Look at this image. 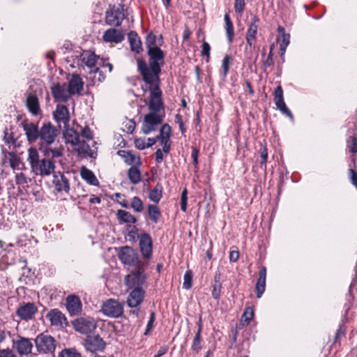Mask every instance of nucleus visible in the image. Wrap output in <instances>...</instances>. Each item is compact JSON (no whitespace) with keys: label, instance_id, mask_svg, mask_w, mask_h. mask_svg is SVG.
<instances>
[{"label":"nucleus","instance_id":"f257e3e1","mask_svg":"<svg viewBox=\"0 0 357 357\" xmlns=\"http://www.w3.org/2000/svg\"><path fill=\"white\" fill-rule=\"evenodd\" d=\"M31 170L36 175L47 176L53 174L55 170V164L50 158L40 160V156L36 148L31 147L28 149V158Z\"/></svg>","mask_w":357,"mask_h":357},{"label":"nucleus","instance_id":"f03ea898","mask_svg":"<svg viewBox=\"0 0 357 357\" xmlns=\"http://www.w3.org/2000/svg\"><path fill=\"white\" fill-rule=\"evenodd\" d=\"M138 69L143 77L144 81L149 85V89L160 88L159 74L161 68L158 64L153 63L148 67L144 61L139 60L138 61Z\"/></svg>","mask_w":357,"mask_h":357},{"label":"nucleus","instance_id":"7ed1b4c3","mask_svg":"<svg viewBox=\"0 0 357 357\" xmlns=\"http://www.w3.org/2000/svg\"><path fill=\"white\" fill-rule=\"evenodd\" d=\"M66 144H69L79 154L91 155L92 151L89 144L84 139H80L78 132L73 128H66L63 132Z\"/></svg>","mask_w":357,"mask_h":357},{"label":"nucleus","instance_id":"20e7f679","mask_svg":"<svg viewBox=\"0 0 357 357\" xmlns=\"http://www.w3.org/2000/svg\"><path fill=\"white\" fill-rule=\"evenodd\" d=\"M38 139L40 141V146L43 145L50 146L52 144L58 135V130L50 123H44L40 128Z\"/></svg>","mask_w":357,"mask_h":357},{"label":"nucleus","instance_id":"39448f33","mask_svg":"<svg viewBox=\"0 0 357 357\" xmlns=\"http://www.w3.org/2000/svg\"><path fill=\"white\" fill-rule=\"evenodd\" d=\"M162 120L163 117L159 113L149 112L144 116L142 132L145 135L151 133L155 130L156 127L162 122Z\"/></svg>","mask_w":357,"mask_h":357},{"label":"nucleus","instance_id":"423d86ee","mask_svg":"<svg viewBox=\"0 0 357 357\" xmlns=\"http://www.w3.org/2000/svg\"><path fill=\"white\" fill-rule=\"evenodd\" d=\"M101 310L107 317H119L123 314V305L118 301L108 299L103 303Z\"/></svg>","mask_w":357,"mask_h":357},{"label":"nucleus","instance_id":"0eeeda50","mask_svg":"<svg viewBox=\"0 0 357 357\" xmlns=\"http://www.w3.org/2000/svg\"><path fill=\"white\" fill-rule=\"evenodd\" d=\"M118 257L121 261L129 266H140L137 252L130 247H123L119 252Z\"/></svg>","mask_w":357,"mask_h":357},{"label":"nucleus","instance_id":"6e6552de","mask_svg":"<svg viewBox=\"0 0 357 357\" xmlns=\"http://www.w3.org/2000/svg\"><path fill=\"white\" fill-rule=\"evenodd\" d=\"M125 17L123 8L121 6H113L107 11L105 22L108 25L119 26Z\"/></svg>","mask_w":357,"mask_h":357},{"label":"nucleus","instance_id":"1a4fd4ad","mask_svg":"<svg viewBox=\"0 0 357 357\" xmlns=\"http://www.w3.org/2000/svg\"><path fill=\"white\" fill-rule=\"evenodd\" d=\"M74 328L83 334L93 332L96 328V321L91 317H80L73 321Z\"/></svg>","mask_w":357,"mask_h":357},{"label":"nucleus","instance_id":"9d476101","mask_svg":"<svg viewBox=\"0 0 357 357\" xmlns=\"http://www.w3.org/2000/svg\"><path fill=\"white\" fill-rule=\"evenodd\" d=\"M35 343L38 351L44 354L53 352L55 349L54 340L50 335L40 334Z\"/></svg>","mask_w":357,"mask_h":357},{"label":"nucleus","instance_id":"9b49d317","mask_svg":"<svg viewBox=\"0 0 357 357\" xmlns=\"http://www.w3.org/2000/svg\"><path fill=\"white\" fill-rule=\"evenodd\" d=\"M149 108L151 112L159 113L160 111L163 109L162 91L160 88L149 89Z\"/></svg>","mask_w":357,"mask_h":357},{"label":"nucleus","instance_id":"f8f14e48","mask_svg":"<svg viewBox=\"0 0 357 357\" xmlns=\"http://www.w3.org/2000/svg\"><path fill=\"white\" fill-rule=\"evenodd\" d=\"M137 271H132L130 274L128 275L125 279L126 284L129 289L141 287L145 282L146 277L144 274L143 268L141 266H137Z\"/></svg>","mask_w":357,"mask_h":357},{"label":"nucleus","instance_id":"ddd939ff","mask_svg":"<svg viewBox=\"0 0 357 357\" xmlns=\"http://www.w3.org/2000/svg\"><path fill=\"white\" fill-rule=\"evenodd\" d=\"M52 184L57 192L66 195L69 193L70 182L63 174L59 172L54 174Z\"/></svg>","mask_w":357,"mask_h":357},{"label":"nucleus","instance_id":"4468645a","mask_svg":"<svg viewBox=\"0 0 357 357\" xmlns=\"http://www.w3.org/2000/svg\"><path fill=\"white\" fill-rule=\"evenodd\" d=\"M13 347L20 355L27 356L31 352L33 344L29 338L17 336L13 340Z\"/></svg>","mask_w":357,"mask_h":357},{"label":"nucleus","instance_id":"2eb2a0df","mask_svg":"<svg viewBox=\"0 0 357 357\" xmlns=\"http://www.w3.org/2000/svg\"><path fill=\"white\" fill-rule=\"evenodd\" d=\"M170 126L168 124H164L160 128L159 135L157 136V141H159L160 145L162 146V151L165 154L169 153L170 150Z\"/></svg>","mask_w":357,"mask_h":357},{"label":"nucleus","instance_id":"dca6fc26","mask_svg":"<svg viewBox=\"0 0 357 357\" xmlns=\"http://www.w3.org/2000/svg\"><path fill=\"white\" fill-rule=\"evenodd\" d=\"M144 291L141 287H136L132 289L127 298V304L130 307H137L144 298Z\"/></svg>","mask_w":357,"mask_h":357},{"label":"nucleus","instance_id":"f3484780","mask_svg":"<svg viewBox=\"0 0 357 357\" xmlns=\"http://www.w3.org/2000/svg\"><path fill=\"white\" fill-rule=\"evenodd\" d=\"M84 346L87 350L93 353L97 351H102L105 347V343L98 335L87 336Z\"/></svg>","mask_w":357,"mask_h":357},{"label":"nucleus","instance_id":"a211bd4d","mask_svg":"<svg viewBox=\"0 0 357 357\" xmlns=\"http://www.w3.org/2000/svg\"><path fill=\"white\" fill-rule=\"evenodd\" d=\"M22 128L29 143H34L39 137L40 130L35 123L24 121L22 123Z\"/></svg>","mask_w":357,"mask_h":357},{"label":"nucleus","instance_id":"6ab92c4d","mask_svg":"<svg viewBox=\"0 0 357 357\" xmlns=\"http://www.w3.org/2000/svg\"><path fill=\"white\" fill-rule=\"evenodd\" d=\"M52 95L56 101L66 102L72 95L65 84H56L52 88Z\"/></svg>","mask_w":357,"mask_h":357},{"label":"nucleus","instance_id":"aec40b11","mask_svg":"<svg viewBox=\"0 0 357 357\" xmlns=\"http://www.w3.org/2000/svg\"><path fill=\"white\" fill-rule=\"evenodd\" d=\"M139 247L142 255L149 258L152 255V240L149 234L144 233L139 236Z\"/></svg>","mask_w":357,"mask_h":357},{"label":"nucleus","instance_id":"412c9836","mask_svg":"<svg viewBox=\"0 0 357 357\" xmlns=\"http://www.w3.org/2000/svg\"><path fill=\"white\" fill-rule=\"evenodd\" d=\"M53 115L55 121L59 124L63 123L64 126H66L70 121L69 111L64 105H58Z\"/></svg>","mask_w":357,"mask_h":357},{"label":"nucleus","instance_id":"4be33fe9","mask_svg":"<svg viewBox=\"0 0 357 357\" xmlns=\"http://www.w3.org/2000/svg\"><path fill=\"white\" fill-rule=\"evenodd\" d=\"M259 21V18L257 16H253L251 19V22L249 24L245 36L247 45L249 47H252L253 42L256 40Z\"/></svg>","mask_w":357,"mask_h":357},{"label":"nucleus","instance_id":"5701e85b","mask_svg":"<svg viewBox=\"0 0 357 357\" xmlns=\"http://www.w3.org/2000/svg\"><path fill=\"white\" fill-rule=\"evenodd\" d=\"M81 60L89 68L93 70L96 68V65L100 66V59L93 52L85 51L81 54Z\"/></svg>","mask_w":357,"mask_h":357},{"label":"nucleus","instance_id":"b1692460","mask_svg":"<svg viewBox=\"0 0 357 357\" xmlns=\"http://www.w3.org/2000/svg\"><path fill=\"white\" fill-rule=\"evenodd\" d=\"M66 308L70 315H76L82 311V303L79 297L69 296L66 298Z\"/></svg>","mask_w":357,"mask_h":357},{"label":"nucleus","instance_id":"393cba45","mask_svg":"<svg viewBox=\"0 0 357 357\" xmlns=\"http://www.w3.org/2000/svg\"><path fill=\"white\" fill-rule=\"evenodd\" d=\"M102 39L106 43H119L124 39V35L120 30L109 29L104 33Z\"/></svg>","mask_w":357,"mask_h":357},{"label":"nucleus","instance_id":"a878e982","mask_svg":"<svg viewBox=\"0 0 357 357\" xmlns=\"http://www.w3.org/2000/svg\"><path fill=\"white\" fill-rule=\"evenodd\" d=\"M36 312V307L30 303L20 306L17 310V316L24 320L31 319Z\"/></svg>","mask_w":357,"mask_h":357},{"label":"nucleus","instance_id":"bb28decb","mask_svg":"<svg viewBox=\"0 0 357 357\" xmlns=\"http://www.w3.org/2000/svg\"><path fill=\"white\" fill-rule=\"evenodd\" d=\"M84 82L78 75L73 74L69 80L68 87L72 95L79 94L83 89Z\"/></svg>","mask_w":357,"mask_h":357},{"label":"nucleus","instance_id":"cd10ccee","mask_svg":"<svg viewBox=\"0 0 357 357\" xmlns=\"http://www.w3.org/2000/svg\"><path fill=\"white\" fill-rule=\"evenodd\" d=\"M47 318L52 325L62 326L66 324V319L63 313L57 309L51 310L47 314Z\"/></svg>","mask_w":357,"mask_h":357},{"label":"nucleus","instance_id":"c85d7f7f","mask_svg":"<svg viewBox=\"0 0 357 357\" xmlns=\"http://www.w3.org/2000/svg\"><path fill=\"white\" fill-rule=\"evenodd\" d=\"M149 56H150L149 65L155 63L158 64L161 68V66L163 64L164 61V53L158 47H156L155 48H151L148 50Z\"/></svg>","mask_w":357,"mask_h":357},{"label":"nucleus","instance_id":"c756f323","mask_svg":"<svg viewBox=\"0 0 357 357\" xmlns=\"http://www.w3.org/2000/svg\"><path fill=\"white\" fill-rule=\"evenodd\" d=\"M259 278L256 284L257 297L261 298L265 291L266 287V268L263 266L259 274Z\"/></svg>","mask_w":357,"mask_h":357},{"label":"nucleus","instance_id":"7c9ffc66","mask_svg":"<svg viewBox=\"0 0 357 357\" xmlns=\"http://www.w3.org/2000/svg\"><path fill=\"white\" fill-rule=\"evenodd\" d=\"M40 151H42L44 156L47 158L54 159L56 158H59L63 154V149L61 148H50L49 146L43 145L40 147Z\"/></svg>","mask_w":357,"mask_h":357},{"label":"nucleus","instance_id":"2f4dec72","mask_svg":"<svg viewBox=\"0 0 357 357\" xmlns=\"http://www.w3.org/2000/svg\"><path fill=\"white\" fill-rule=\"evenodd\" d=\"M26 107L34 116L39 114L40 109L38 98L34 95H29L26 98Z\"/></svg>","mask_w":357,"mask_h":357},{"label":"nucleus","instance_id":"473e14b6","mask_svg":"<svg viewBox=\"0 0 357 357\" xmlns=\"http://www.w3.org/2000/svg\"><path fill=\"white\" fill-rule=\"evenodd\" d=\"M80 175L82 178L90 185H98L99 184L98 180L94 175L93 172L86 167H82L81 168Z\"/></svg>","mask_w":357,"mask_h":357},{"label":"nucleus","instance_id":"72a5a7b5","mask_svg":"<svg viewBox=\"0 0 357 357\" xmlns=\"http://www.w3.org/2000/svg\"><path fill=\"white\" fill-rule=\"evenodd\" d=\"M128 40L132 51L139 53L142 50V43L137 33L135 31L130 32L128 34Z\"/></svg>","mask_w":357,"mask_h":357},{"label":"nucleus","instance_id":"f704fd0d","mask_svg":"<svg viewBox=\"0 0 357 357\" xmlns=\"http://www.w3.org/2000/svg\"><path fill=\"white\" fill-rule=\"evenodd\" d=\"M118 218L120 222L125 223H135L136 218L128 211L119 210L117 211Z\"/></svg>","mask_w":357,"mask_h":357},{"label":"nucleus","instance_id":"c9c22d12","mask_svg":"<svg viewBox=\"0 0 357 357\" xmlns=\"http://www.w3.org/2000/svg\"><path fill=\"white\" fill-rule=\"evenodd\" d=\"M162 188L159 184L151 190L149 193V198L155 203H158L162 197Z\"/></svg>","mask_w":357,"mask_h":357},{"label":"nucleus","instance_id":"e433bc0d","mask_svg":"<svg viewBox=\"0 0 357 357\" xmlns=\"http://www.w3.org/2000/svg\"><path fill=\"white\" fill-rule=\"evenodd\" d=\"M225 22V29L226 33L228 38L229 42L231 43L233 40L234 38V26L232 22L231 21L229 16L228 14H226L224 17Z\"/></svg>","mask_w":357,"mask_h":357},{"label":"nucleus","instance_id":"4c0bfd02","mask_svg":"<svg viewBox=\"0 0 357 357\" xmlns=\"http://www.w3.org/2000/svg\"><path fill=\"white\" fill-rule=\"evenodd\" d=\"M128 178L131 183L137 184L141 181V173L135 167H131L128 172Z\"/></svg>","mask_w":357,"mask_h":357},{"label":"nucleus","instance_id":"58836bf2","mask_svg":"<svg viewBox=\"0 0 357 357\" xmlns=\"http://www.w3.org/2000/svg\"><path fill=\"white\" fill-rule=\"evenodd\" d=\"M8 160L10 167L13 169H20L21 166H23L20 158L13 153H8Z\"/></svg>","mask_w":357,"mask_h":357},{"label":"nucleus","instance_id":"ea45409f","mask_svg":"<svg viewBox=\"0 0 357 357\" xmlns=\"http://www.w3.org/2000/svg\"><path fill=\"white\" fill-rule=\"evenodd\" d=\"M148 213L151 220L156 223L160 217V212L158 207L155 205H149Z\"/></svg>","mask_w":357,"mask_h":357},{"label":"nucleus","instance_id":"a19ab883","mask_svg":"<svg viewBox=\"0 0 357 357\" xmlns=\"http://www.w3.org/2000/svg\"><path fill=\"white\" fill-rule=\"evenodd\" d=\"M89 79H91L94 84L101 82L105 79V76L98 67L91 70L89 73Z\"/></svg>","mask_w":357,"mask_h":357},{"label":"nucleus","instance_id":"79ce46f5","mask_svg":"<svg viewBox=\"0 0 357 357\" xmlns=\"http://www.w3.org/2000/svg\"><path fill=\"white\" fill-rule=\"evenodd\" d=\"M201 332H202V326L199 325L198 331L194 337L191 349L193 351L197 353L202 349L201 346Z\"/></svg>","mask_w":357,"mask_h":357},{"label":"nucleus","instance_id":"37998d69","mask_svg":"<svg viewBox=\"0 0 357 357\" xmlns=\"http://www.w3.org/2000/svg\"><path fill=\"white\" fill-rule=\"evenodd\" d=\"M274 101L277 108L279 109L282 114L287 115L291 119L293 118L291 111L286 106L284 98L275 100Z\"/></svg>","mask_w":357,"mask_h":357},{"label":"nucleus","instance_id":"c03bdc74","mask_svg":"<svg viewBox=\"0 0 357 357\" xmlns=\"http://www.w3.org/2000/svg\"><path fill=\"white\" fill-rule=\"evenodd\" d=\"M131 207L135 211L138 213H140L144 210L143 202L138 197H134L132 198Z\"/></svg>","mask_w":357,"mask_h":357},{"label":"nucleus","instance_id":"a18cd8bd","mask_svg":"<svg viewBox=\"0 0 357 357\" xmlns=\"http://www.w3.org/2000/svg\"><path fill=\"white\" fill-rule=\"evenodd\" d=\"M192 272L190 270L186 271L183 277V287L189 289L192 287Z\"/></svg>","mask_w":357,"mask_h":357},{"label":"nucleus","instance_id":"49530a36","mask_svg":"<svg viewBox=\"0 0 357 357\" xmlns=\"http://www.w3.org/2000/svg\"><path fill=\"white\" fill-rule=\"evenodd\" d=\"M123 156L125 158V162H127L129 165H136L139 163V158L131 153L129 152H124Z\"/></svg>","mask_w":357,"mask_h":357},{"label":"nucleus","instance_id":"de8ad7c7","mask_svg":"<svg viewBox=\"0 0 357 357\" xmlns=\"http://www.w3.org/2000/svg\"><path fill=\"white\" fill-rule=\"evenodd\" d=\"M58 357H81V356L74 349H66L59 353Z\"/></svg>","mask_w":357,"mask_h":357},{"label":"nucleus","instance_id":"09e8293b","mask_svg":"<svg viewBox=\"0 0 357 357\" xmlns=\"http://www.w3.org/2000/svg\"><path fill=\"white\" fill-rule=\"evenodd\" d=\"M231 59V56L226 55L222 60V75L224 77H225L228 73Z\"/></svg>","mask_w":357,"mask_h":357},{"label":"nucleus","instance_id":"8fccbe9b","mask_svg":"<svg viewBox=\"0 0 357 357\" xmlns=\"http://www.w3.org/2000/svg\"><path fill=\"white\" fill-rule=\"evenodd\" d=\"M156 38L155 36L153 33H149L146 38V45L148 48V50L151 48H155L157 46L155 45Z\"/></svg>","mask_w":357,"mask_h":357},{"label":"nucleus","instance_id":"3c124183","mask_svg":"<svg viewBox=\"0 0 357 357\" xmlns=\"http://www.w3.org/2000/svg\"><path fill=\"white\" fill-rule=\"evenodd\" d=\"M347 147L349 151L355 153L357 152V139L354 137H350L349 139L347 141Z\"/></svg>","mask_w":357,"mask_h":357},{"label":"nucleus","instance_id":"603ef678","mask_svg":"<svg viewBox=\"0 0 357 357\" xmlns=\"http://www.w3.org/2000/svg\"><path fill=\"white\" fill-rule=\"evenodd\" d=\"M254 317L253 310L250 307H248L245 309L242 319L248 324Z\"/></svg>","mask_w":357,"mask_h":357},{"label":"nucleus","instance_id":"864d4df0","mask_svg":"<svg viewBox=\"0 0 357 357\" xmlns=\"http://www.w3.org/2000/svg\"><path fill=\"white\" fill-rule=\"evenodd\" d=\"M282 38V43L280 44V51L282 52V54H283L285 52L286 49L289 44L290 35L289 34H283Z\"/></svg>","mask_w":357,"mask_h":357},{"label":"nucleus","instance_id":"5fc2aeb1","mask_svg":"<svg viewBox=\"0 0 357 357\" xmlns=\"http://www.w3.org/2000/svg\"><path fill=\"white\" fill-rule=\"evenodd\" d=\"M220 292H221V284L218 281L215 280V283L213 286L212 296L214 298L218 299V298H219V297L220 296Z\"/></svg>","mask_w":357,"mask_h":357},{"label":"nucleus","instance_id":"6e6d98bb","mask_svg":"<svg viewBox=\"0 0 357 357\" xmlns=\"http://www.w3.org/2000/svg\"><path fill=\"white\" fill-rule=\"evenodd\" d=\"M188 202V192L186 189H184L181 193V208L183 212L186 211Z\"/></svg>","mask_w":357,"mask_h":357},{"label":"nucleus","instance_id":"4d7b16f0","mask_svg":"<svg viewBox=\"0 0 357 357\" xmlns=\"http://www.w3.org/2000/svg\"><path fill=\"white\" fill-rule=\"evenodd\" d=\"M155 313L153 312H152L150 314V317H149V320L148 321V324L146 325V330L144 333V335H148L149 333L152 331V329L153 328V323L155 321Z\"/></svg>","mask_w":357,"mask_h":357},{"label":"nucleus","instance_id":"13d9d810","mask_svg":"<svg viewBox=\"0 0 357 357\" xmlns=\"http://www.w3.org/2000/svg\"><path fill=\"white\" fill-rule=\"evenodd\" d=\"M15 182L17 185L24 186L27 183V179L23 173H17L15 175Z\"/></svg>","mask_w":357,"mask_h":357},{"label":"nucleus","instance_id":"bf43d9fd","mask_svg":"<svg viewBox=\"0 0 357 357\" xmlns=\"http://www.w3.org/2000/svg\"><path fill=\"white\" fill-rule=\"evenodd\" d=\"M210 51H211L210 45L207 42L203 41L202 46V55L206 56L207 57V61H208L209 57H210Z\"/></svg>","mask_w":357,"mask_h":357},{"label":"nucleus","instance_id":"052dcab7","mask_svg":"<svg viewBox=\"0 0 357 357\" xmlns=\"http://www.w3.org/2000/svg\"><path fill=\"white\" fill-rule=\"evenodd\" d=\"M81 136H82V137L84 138L87 141H90V140L93 139L92 132L87 127H85V128L82 129Z\"/></svg>","mask_w":357,"mask_h":357},{"label":"nucleus","instance_id":"680f3d73","mask_svg":"<svg viewBox=\"0 0 357 357\" xmlns=\"http://www.w3.org/2000/svg\"><path fill=\"white\" fill-rule=\"evenodd\" d=\"M135 145L136 148L139 150H143L147 148V144L145 138H137L135 140Z\"/></svg>","mask_w":357,"mask_h":357},{"label":"nucleus","instance_id":"e2e57ef3","mask_svg":"<svg viewBox=\"0 0 357 357\" xmlns=\"http://www.w3.org/2000/svg\"><path fill=\"white\" fill-rule=\"evenodd\" d=\"M245 0H235L234 8L236 12L241 14L244 10Z\"/></svg>","mask_w":357,"mask_h":357},{"label":"nucleus","instance_id":"0e129e2a","mask_svg":"<svg viewBox=\"0 0 357 357\" xmlns=\"http://www.w3.org/2000/svg\"><path fill=\"white\" fill-rule=\"evenodd\" d=\"M350 180L352 184L357 188V172L354 169H350L349 170Z\"/></svg>","mask_w":357,"mask_h":357},{"label":"nucleus","instance_id":"69168bd1","mask_svg":"<svg viewBox=\"0 0 357 357\" xmlns=\"http://www.w3.org/2000/svg\"><path fill=\"white\" fill-rule=\"evenodd\" d=\"M282 98H284L282 89L281 86H278L274 92V100Z\"/></svg>","mask_w":357,"mask_h":357},{"label":"nucleus","instance_id":"338daca9","mask_svg":"<svg viewBox=\"0 0 357 357\" xmlns=\"http://www.w3.org/2000/svg\"><path fill=\"white\" fill-rule=\"evenodd\" d=\"M0 357H16V356L10 349H3L0 351Z\"/></svg>","mask_w":357,"mask_h":357},{"label":"nucleus","instance_id":"774afa93","mask_svg":"<svg viewBox=\"0 0 357 357\" xmlns=\"http://www.w3.org/2000/svg\"><path fill=\"white\" fill-rule=\"evenodd\" d=\"M239 257V252L237 250H232L229 254V260L231 262H236Z\"/></svg>","mask_w":357,"mask_h":357}]
</instances>
